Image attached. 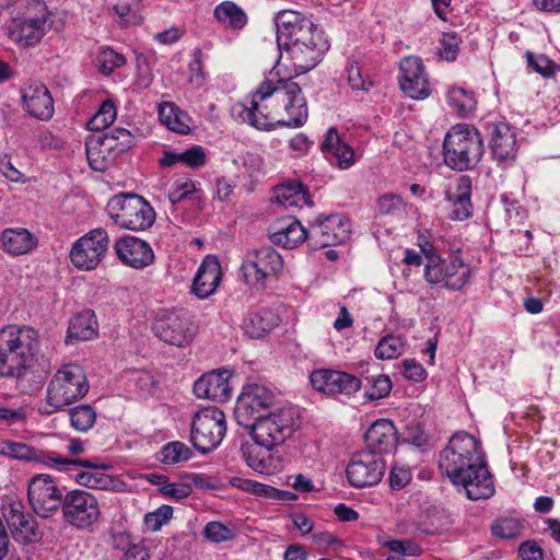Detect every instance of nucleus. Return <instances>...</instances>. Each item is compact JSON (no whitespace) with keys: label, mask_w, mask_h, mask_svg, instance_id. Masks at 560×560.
I'll return each instance as SVG.
<instances>
[{"label":"nucleus","mask_w":560,"mask_h":560,"mask_svg":"<svg viewBox=\"0 0 560 560\" xmlns=\"http://www.w3.org/2000/svg\"><path fill=\"white\" fill-rule=\"evenodd\" d=\"M402 368L404 376L410 381L421 382L427 376L423 366L415 360H405L402 362Z\"/></svg>","instance_id":"69168bd1"},{"label":"nucleus","mask_w":560,"mask_h":560,"mask_svg":"<svg viewBox=\"0 0 560 560\" xmlns=\"http://www.w3.org/2000/svg\"><path fill=\"white\" fill-rule=\"evenodd\" d=\"M97 334V320L91 310H85L74 316L69 324L67 345H73L80 340H90Z\"/></svg>","instance_id":"e433bc0d"},{"label":"nucleus","mask_w":560,"mask_h":560,"mask_svg":"<svg viewBox=\"0 0 560 560\" xmlns=\"http://www.w3.org/2000/svg\"><path fill=\"white\" fill-rule=\"evenodd\" d=\"M278 324L277 315L268 308L249 314L243 322L245 334L252 339L262 338Z\"/></svg>","instance_id":"ea45409f"},{"label":"nucleus","mask_w":560,"mask_h":560,"mask_svg":"<svg viewBox=\"0 0 560 560\" xmlns=\"http://www.w3.org/2000/svg\"><path fill=\"white\" fill-rule=\"evenodd\" d=\"M320 148L324 153L331 155V162L340 168H349L354 162L351 147L341 141L335 128L327 131Z\"/></svg>","instance_id":"4c0bfd02"},{"label":"nucleus","mask_w":560,"mask_h":560,"mask_svg":"<svg viewBox=\"0 0 560 560\" xmlns=\"http://www.w3.org/2000/svg\"><path fill=\"white\" fill-rule=\"evenodd\" d=\"M448 104L459 114H467L475 109L476 100L471 92L462 88H452L447 94Z\"/></svg>","instance_id":"09e8293b"},{"label":"nucleus","mask_w":560,"mask_h":560,"mask_svg":"<svg viewBox=\"0 0 560 560\" xmlns=\"http://www.w3.org/2000/svg\"><path fill=\"white\" fill-rule=\"evenodd\" d=\"M351 232L350 221L340 214L318 218L308 228V248L318 250L346 242Z\"/></svg>","instance_id":"dca6fc26"},{"label":"nucleus","mask_w":560,"mask_h":560,"mask_svg":"<svg viewBox=\"0 0 560 560\" xmlns=\"http://www.w3.org/2000/svg\"><path fill=\"white\" fill-rule=\"evenodd\" d=\"M310 381L313 388L326 395H351L361 387V381L346 372L322 369L312 372Z\"/></svg>","instance_id":"4be33fe9"},{"label":"nucleus","mask_w":560,"mask_h":560,"mask_svg":"<svg viewBox=\"0 0 560 560\" xmlns=\"http://www.w3.org/2000/svg\"><path fill=\"white\" fill-rule=\"evenodd\" d=\"M299 423L295 408L285 406L269 411L245 429L249 431L257 445L271 450L291 438Z\"/></svg>","instance_id":"423d86ee"},{"label":"nucleus","mask_w":560,"mask_h":560,"mask_svg":"<svg viewBox=\"0 0 560 560\" xmlns=\"http://www.w3.org/2000/svg\"><path fill=\"white\" fill-rule=\"evenodd\" d=\"M405 342L400 336L386 335L375 348V357L380 360H392L404 352Z\"/></svg>","instance_id":"a18cd8bd"},{"label":"nucleus","mask_w":560,"mask_h":560,"mask_svg":"<svg viewBox=\"0 0 560 560\" xmlns=\"http://www.w3.org/2000/svg\"><path fill=\"white\" fill-rule=\"evenodd\" d=\"M207 154L201 145H192L183 152L164 151L163 156L159 160L162 167H172L182 163L190 168H198L206 164Z\"/></svg>","instance_id":"58836bf2"},{"label":"nucleus","mask_w":560,"mask_h":560,"mask_svg":"<svg viewBox=\"0 0 560 560\" xmlns=\"http://www.w3.org/2000/svg\"><path fill=\"white\" fill-rule=\"evenodd\" d=\"M2 249L13 256L25 255L37 246V237L24 228H10L0 236Z\"/></svg>","instance_id":"f704fd0d"},{"label":"nucleus","mask_w":560,"mask_h":560,"mask_svg":"<svg viewBox=\"0 0 560 560\" xmlns=\"http://www.w3.org/2000/svg\"><path fill=\"white\" fill-rule=\"evenodd\" d=\"M62 518L70 527L86 530L101 517L97 498L86 490H71L65 494L61 508Z\"/></svg>","instance_id":"f8f14e48"},{"label":"nucleus","mask_w":560,"mask_h":560,"mask_svg":"<svg viewBox=\"0 0 560 560\" xmlns=\"http://www.w3.org/2000/svg\"><path fill=\"white\" fill-rule=\"evenodd\" d=\"M192 456L190 448L183 442H170L165 444L160 453L159 459L163 464L173 465L180 462H186Z\"/></svg>","instance_id":"49530a36"},{"label":"nucleus","mask_w":560,"mask_h":560,"mask_svg":"<svg viewBox=\"0 0 560 560\" xmlns=\"http://www.w3.org/2000/svg\"><path fill=\"white\" fill-rule=\"evenodd\" d=\"M520 557L522 560H542V550L534 541H525L520 546Z\"/></svg>","instance_id":"774afa93"},{"label":"nucleus","mask_w":560,"mask_h":560,"mask_svg":"<svg viewBox=\"0 0 560 560\" xmlns=\"http://www.w3.org/2000/svg\"><path fill=\"white\" fill-rule=\"evenodd\" d=\"M348 81L354 90L368 91L372 85L370 80L363 78L361 68L357 63L348 67Z\"/></svg>","instance_id":"680f3d73"},{"label":"nucleus","mask_w":560,"mask_h":560,"mask_svg":"<svg viewBox=\"0 0 560 560\" xmlns=\"http://www.w3.org/2000/svg\"><path fill=\"white\" fill-rule=\"evenodd\" d=\"M462 39L456 33H444L441 39V57L447 61H454L458 54Z\"/></svg>","instance_id":"bf43d9fd"},{"label":"nucleus","mask_w":560,"mask_h":560,"mask_svg":"<svg viewBox=\"0 0 560 560\" xmlns=\"http://www.w3.org/2000/svg\"><path fill=\"white\" fill-rule=\"evenodd\" d=\"M489 148L498 162L514 161L517 153L516 137L508 124L499 122L489 126Z\"/></svg>","instance_id":"c756f323"},{"label":"nucleus","mask_w":560,"mask_h":560,"mask_svg":"<svg viewBox=\"0 0 560 560\" xmlns=\"http://www.w3.org/2000/svg\"><path fill=\"white\" fill-rule=\"evenodd\" d=\"M153 331L161 341L184 348L192 342L197 327L186 312L172 311L155 318Z\"/></svg>","instance_id":"4468645a"},{"label":"nucleus","mask_w":560,"mask_h":560,"mask_svg":"<svg viewBox=\"0 0 560 560\" xmlns=\"http://www.w3.org/2000/svg\"><path fill=\"white\" fill-rule=\"evenodd\" d=\"M0 455L26 462H38L61 471H71L77 465L93 467L94 464L85 460H72L56 453L37 451L25 443L9 440L0 441Z\"/></svg>","instance_id":"f3484780"},{"label":"nucleus","mask_w":560,"mask_h":560,"mask_svg":"<svg viewBox=\"0 0 560 560\" xmlns=\"http://www.w3.org/2000/svg\"><path fill=\"white\" fill-rule=\"evenodd\" d=\"M411 480V472L404 467L394 466L389 474V485L393 489H402Z\"/></svg>","instance_id":"0e129e2a"},{"label":"nucleus","mask_w":560,"mask_h":560,"mask_svg":"<svg viewBox=\"0 0 560 560\" xmlns=\"http://www.w3.org/2000/svg\"><path fill=\"white\" fill-rule=\"evenodd\" d=\"M368 382L370 387L365 392V396L370 400L382 399L388 396L393 387L390 378L384 374L368 377Z\"/></svg>","instance_id":"864d4df0"},{"label":"nucleus","mask_w":560,"mask_h":560,"mask_svg":"<svg viewBox=\"0 0 560 560\" xmlns=\"http://www.w3.org/2000/svg\"><path fill=\"white\" fill-rule=\"evenodd\" d=\"M115 252L118 258L127 266L141 269L149 266L153 259V250L150 245L135 236H126L117 240Z\"/></svg>","instance_id":"a878e982"},{"label":"nucleus","mask_w":560,"mask_h":560,"mask_svg":"<svg viewBox=\"0 0 560 560\" xmlns=\"http://www.w3.org/2000/svg\"><path fill=\"white\" fill-rule=\"evenodd\" d=\"M194 394L218 402L228 401L231 397L229 376L225 371H212L203 374L194 384Z\"/></svg>","instance_id":"cd10ccee"},{"label":"nucleus","mask_w":560,"mask_h":560,"mask_svg":"<svg viewBox=\"0 0 560 560\" xmlns=\"http://www.w3.org/2000/svg\"><path fill=\"white\" fill-rule=\"evenodd\" d=\"M96 62L100 71L104 75H109L115 69L120 68L126 63L124 55L116 52L112 48H105L97 55Z\"/></svg>","instance_id":"603ef678"},{"label":"nucleus","mask_w":560,"mask_h":560,"mask_svg":"<svg viewBox=\"0 0 560 560\" xmlns=\"http://www.w3.org/2000/svg\"><path fill=\"white\" fill-rule=\"evenodd\" d=\"M27 499L36 515L49 518L61 511L65 495L50 475L38 474L28 481Z\"/></svg>","instance_id":"ddd939ff"},{"label":"nucleus","mask_w":560,"mask_h":560,"mask_svg":"<svg viewBox=\"0 0 560 560\" xmlns=\"http://www.w3.org/2000/svg\"><path fill=\"white\" fill-rule=\"evenodd\" d=\"M522 524L516 518L503 517L498 520L491 527L492 534L501 538H515L521 535Z\"/></svg>","instance_id":"5fc2aeb1"},{"label":"nucleus","mask_w":560,"mask_h":560,"mask_svg":"<svg viewBox=\"0 0 560 560\" xmlns=\"http://www.w3.org/2000/svg\"><path fill=\"white\" fill-rule=\"evenodd\" d=\"M422 252L425 256L423 277L427 282L442 283L448 290L459 291L469 281L471 268L458 255H453L445 260L431 249H422Z\"/></svg>","instance_id":"1a4fd4ad"},{"label":"nucleus","mask_w":560,"mask_h":560,"mask_svg":"<svg viewBox=\"0 0 560 560\" xmlns=\"http://www.w3.org/2000/svg\"><path fill=\"white\" fill-rule=\"evenodd\" d=\"M275 199L278 203L285 208L298 206L300 200H303L308 206L313 203L304 185L301 183L278 187L276 190Z\"/></svg>","instance_id":"37998d69"},{"label":"nucleus","mask_w":560,"mask_h":560,"mask_svg":"<svg viewBox=\"0 0 560 560\" xmlns=\"http://www.w3.org/2000/svg\"><path fill=\"white\" fill-rule=\"evenodd\" d=\"M270 241L285 248H294L305 242L308 245V229L293 217H284L273 224Z\"/></svg>","instance_id":"7c9ffc66"},{"label":"nucleus","mask_w":560,"mask_h":560,"mask_svg":"<svg viewBox=\"0 0 560 560\" xmlns=\"http://www.w3.org/2000/svg\"><path fill=\"white\" fill-rule=\"evenodd\" d=\"M385 468V462L381 455L362 450L352 455L346 472L352 487L365 488L377 485L384 476Z\"/></svg>","instance_id":"aec40b11"},{"label":"nucleus","mask_w":560,"mask_h":560,"mask_svg":"<svg viewBox=\"0 0 560 560\" xmlns=\"http://www.w3.org/2000/svg\"><path fill=\"white\" fill-rule=\"evenodd\" d=\"M2 376L20 378L31 368L39 350L38 332L30 326L10 325L2 328Z\"/></svg>","instance_id":"f03ea898"},{"label":"nucleus","mask_w":560,"mask_h":560,"mask_svg":"<svg viewBox=\"0 0 560 560\" xmlns=\"http://www.w3.org/2000/svg\"><path fill=\"white\" fill-rule=\"evenodd\" d=\"M526 59L528 66L542 77H549L555 73L556 63L545 55H535L527 51Z\"/></svg>","instance_id":"13d9d810"},{"label":"nucleus","mask_w":560,"mask_h":560,"mask_svg":"<svg viewBox=\"0 0 560 560\" xmlns=\"http://www.w3.org/2000/svg\"><path fill=\"white\" fill-rule=\"evenodd\" d=\"M97 413L91 405H79L69 410L71 427L79 432H88L96 422Z\"/></svg>","instance_id":"c03bdc74"},{"label":"nucleus","mask_w":560,"mask_h":560,"mask_svg":"<svg viewBox=\"0 0 560 560\" xmlns=\"http://www.w3.org/2000/svg\"><path fill=\"white\" fill-rule=\"evenodd\" d=\"M471 179L466 175H462L445 190V199L452 206L450 214L452 220L463 221L471 217Z\"/></svg>","instance_id":"bb28decb"},{"label":"nucleus","mask_w":560,"mask_h":560,"mask_svg":"<svg viewBox=\"0 0 560 560\" xmlns=\"http://www.w3.org/2000/svg\"><path fill=\"white\" fill-rule=\"evenodd\" d=\"M482 457L480 442L466 432H457L441 451L438 463L452 482H462L463 472L474 468Z\"/></svg>","instance_id":"39448f33"},{"label":"nucleus","mask_w":560,"mask_h":560,"mask_svg":"<svg viewBox=\"0 0 560 560\" xmlns=\"http://www.w3.org/2000/svg\"><path fill=\"white\" fill-rule=\"evenodd\" d=\"M3 516L16 542L27 545L42 539V532L37 522L30 513L24 511L21 502L10 503L3 509Z\"/></svg>","instance_id":"412c9836"},{"label":"nucleus","mask_w":560,"mask_h":560,"mask_svg":"<svg viewBox=\"0 0 560 560\" xmlns=\"http://www.w3.org/2000/svg\"><path fill=\"white\" fill-rule=\"evenodd\" d=\"M405 209V202L396 194H384L377 199V210L383 215L400 213Z\"/></svg>","instance_id":"4d7b16f0"},{"label":"nucleus","mask_w":560,"mask_h":560,"mask_svg":"<svg viewBox=\"0 0 560 560\" xmlns=\"http://www.w3.org/2000/svg\"><path fill=\"white\" fill-rule=\"evenodd\" d=\"M116 118V108L113 102L105 101L97 113L89 120L90 130L100 131L107 128Z\"/></svg>","instance_id":"3c124183"},{"label":"nucleus","mask_w":560,"mask_h":560,"mask_svg":"<svg viewBox=\"0 0 560 560\" xmlns=\"http://www.w3.org/2000/svg\"><path fill=\"white\" fill-rule=\"evenodd\" d=\"M173 515V509L170 505H162L153 512H149L144 515V525L151 530H159L164 524H166Z\"/></svg>","instance_id":"6e6d98bb"},{"label":"nucleus","mask_w":560,"mask_h":560,"mask_svg":"<svg viewBox=\"0 0 560 560\" xmlns=\"http://www.w3.org/2000/svg\"><path fill=\"white\" fill-rule=\"evenodd\" d=\"M89 165L97 172L105 171L117 156L113 151V141L104 140L101 135H92L85 141Z\"/></svg>","instance_id":"72a5a7b5"},{"label":"nucleus","mask_w":560,"mask_h":560,"mask_svg":"<svg viewBox=\"0 0 560 560\" xmlns=\"http://www.w3.org/2000/svg\"><path fill=\"white\" fill-rule=\"evenodd\" d=\"M109 246V237L104 229H94L80 237L72 246L70 259L83 270H92L103 260Z\"/></svg>","instance_id":"a211bd4d"},{"label":"nucleus","mask_w":560,"mask_h":560,"mask_svg":"<svg viewBox=\"0 0 560 560\" xmlns=\"http://www.w3.org/2000/svg\"><path fill=\"white\" fill-rule=\"evenodd\" d=\"M282 269L283 259L270 245L248 248L241 265L245 282L257 290H262L266 281L278 277Z\"/></svg>","instance_id":"6e6552de"},{"label":"nucleus","mask_w":560,"mask_h":560,"mask_svg":"<svg viewBox=\"0 0 560 560\" xmlns=\"http://www.w3.org/2000/svg\"><path fill=\"white\" fill-rule=\"evenodd\" d=\"M474 468L463 472L462 482H452L458 489H463L467 499L471 501L489 499L494 494V483L485 456L474 464Z\"/></svg>","instance_id":"5701e85b"},{"label":"nucleus","mask_w":560,"mask_h":560,"mask_svg":"<svg viewBox=\"0 0 560 560\" xmlns=\"http://www.w3.org/2000/svg\"><path fill=\"white\" fill-rule=\"evenodd\" d=\"M202 52L199 48H195L192 54V60L189 63L190 82H195L200 85L205 79L202 72Z\"/></svg>","instance_id":"338daca9"},{"label":"nucleus","mask_w":560,"mask_h":560,"mask_svg":"<svg viewBox=\"0 0 560 560\" xmlns=\"http://www.w3.org/2000/svg\"><path fill=\"white\" fill-rule=\"evenodd\" d=\"M26 112L39 120H48L54 115V100L44 84H31L23 92Z\"/></svg>","instance_id":"2f4dec72"},{"label":"nucleus","mask_w":560,"mask_h":560,"mask_svg":"<svg viewBox=\"0 0 560 560\" xmlns=\"http://www.w3.org/2000/svg\"><path fill=\"white\" fill-rule=\"evenodd\" d=\"M160 121L170 130L177 133L187 135L190 128L187 124L186 115L171 102H165L159 106Z\"/></svg>","instance_id":"79ce46f5"},{"label":"nucleus","mask_w":560,"mask_h":560,"mask_svg":"<svg viewBox=\"0 0 560 560\" xmlns=\"http://www.w3.org/2000/svg\"><path fill=\"white\" fill-rule=\"evenodd\" d=\"M226 432L224 412L217 407L199 410L191 422L190 442L202 454L215 450Z\"/></svg>","instance_id":"9b49d317"},{"label":"nucleus","mask_w":560,"mask_h":560,"mask_svg":"<svg viewBox=\"0 0 560 560\" xmlns=\"http://www.w3.org/2000/svg\"><path fill=\"white\" fill-rule=\"evenodd\" d=\"M231 113L236 120L266 131L278 126L299 128L308 117L306 100L292 79H266L248 104L235 103Z\"/></svg>","instance_id":"f257e3e1"},{"label":"nucleus","mask_w":560,"mask_h":560,"mask_svg":"<svg viewBox=\"0 0 560 560\" xmlns=\"http://www.w3.org/2000/svg\"><path fill=\"white\" fill-rule=\"evenodd\" d=\"M328 48L327 39H317V43L307 42V44H296L279 50L289 55L296 74H302L315 68Z\"/></svg>","instance_id":"393cba45"},{"label":"nucleus","mask_w":560,"mask_h":560,"mask_svg":"<svg viewBox=\"0 0 560 560\" xmlns=\"http://www.w3.org/2000/svg\"><path fill=\"white\" fill-rule=\"evenodd\" d=\"M402 73L400 89L413 100H424L431 93L430 83L424 72V66L419 57L408 56L400 61Z\"/></svg>","instance_id":"b1692460"},{"label":"nucleus","mask_w":560,"mask_h":560,"mask_svg":"<svg viewBox=\"0 0 560 560\" xmlns=\"http://www.w3.org/2000/svg\"><path fill=\"white\" fill-rule=\"evenodd\" d=\"M366 447L373 454L381 455L392 451L397 443V431L394 423L387 419L375 421L364 434Z\"/></svg>","instance_id":"c85d7f7f"},{"label":"nucleus","mask_w":560,"mask_h":560,"mask_svg":"<svg viewBox=\"0 0 560 560\" xmlns=\"http://www.w3.org/2000/svg\"><path fill=\"white\" fill-rule=\"evenodd\" d=\"M270 450L262 451L261 448L254 447L244 452L246 464L259 474H270L273 468V459L268 454Z\"/></svg>","instance_id":"de8ad7c7"},{"label":"nucleus","mask_w":560,"mask_h":560,"mask_svg":"<svg viewBox=\"0 0 560 560\" xmlns=\"http://www.w3.org/2000/svg\"><path fill=\"white\" fill-rule=\"evenodd\" d=\"M55 24V14L43 8L39 14L12 19L7 24V34L15 43L25 47L34 46L42 40L48 30Z\"/></svg>","instance_id":"2eb2a0df"},{"label":"nucleus","mask_w":560,"mask_h":560,"mask_svg":"<svg viewBox=\"0 0 560 560\" xmlns=\"http://www.w3.org/2000/svg\"><path fill=\"white\" fill-rule=\"evenodd\" d=\"M275 24L279 49L326 39L324 32L310 18L298 11H280L275 18Z\"/></svg>","instance_id":"9d476101"},{"label":"nucleus","mask_w":560,"mask_h":560,"mask_svg":"<svg viewBox=\"0 0 560 560\" xmlns=\"http://www.w3.org/2000/svg\"><path fill=\"white\" fill-rule=\"evenodd\" d=\"M89 388L82 368L73 363L65 364L49 381L45 402L38 407V411L43 416L61 411L65 407L82 399Z\"/></svg>","instance_id":"7ed1b4c3"},{"label":"nucleus","mask_w":560,"mask_h":560,"mask_svg":"<svg viewBox=\"0 0 560 560\" xmlns=\"http://www.w3.org/2000/svg\"><path fill=\"white\" fill-rule=\"evenodd\" d=\"M214 18L223 26L240 31L247 24L245 11L232 1H223L213 11Z\"/></svg>","instance_id":"a19ab883"},{"label":"nucleus","mask_w":560,"mask_h":560,"mask_svg":"<svg viewBox=\"0 0 560 560\" xmlns=\"http://www.w3.org/2000/svg\"><path fill=\"white\" fill-rule=\"evenodd\" d=\"M275 396L262 385L254 384L246 387L240 395L235 406L237 423L244 428L267 415L273 406Z\"/></svg>","instance_id":"6ab92c4d"},{"label":"nucleus","mask_w":560,"mask_h":560,"mask_svg":"<svg viewBox=\"0 0 560 560\" xmlns=\"http://www.w3.org/2000/svg\"><path fill=\"white\" fill-rule=\"evenodd\" d=\"M222 276L219 260L213 256H207L201 262L192 281V292L199 299L210 296L220 283Z\"/></svg>","instance_id":"473e14b6"},{"label":"nucleus","mask_w":560,"mask_h":560,"mask_svg":"<svg viewBox=\"0 0 560 560\" xmlns=\"http://www.w3.org/2000/svg\"><path fill=\"white\" fill-rule=\"evenodd\" d=\"M110 219L120 228L144 231L155 220V211L150 203L136 194H120L112 197L107 205Z\"/></svg>","instance_id":"0eeeda50"},{"label":"nucleus","mask_w":560,"mask_h":560,"mask_svg":"<svg viewBox=\"0 0 560 560\" xmlns=\"http://www.w3.org/2000/svg\"><path fill=\"white\" fill-rule=\"evenodd\" d=\"M195 191V184L190 179H186L185 182L176 183L175 187L168 194V199L172 205H176L185 199L188 195Z\"/></svg>","instance_id":"e2e57ef3"},{"label":"nucleus","mask_w":560,"mask_h":560,"mask_svg":"<svg viewBox=\"0 0 560 560\" xmlns=\"http://www.w3.org/2000/svg\"><path fill=\"white\" fill-rule=\"evenodd\" d=\"M104 140L113 141V151L117 155L128 151L135 145L133 135L121 127L114 128L110 132L101 135Z\"/></svg>","instance_id":"8fccbe9b"},{"label":"nucleus","mask_w":560,"mask_h":560,"mask_svg":"<svg viewBox=\"0 0 560 560\" xmlns=\"http://www.w3.org/2000/svg\"><path fill=\"white\" fill-rule=\"evenodd\" d=\"M84 460L94 464V466L77 465L72 467L71 471H68L69 474L75 472L73 477L80 486L100 490H107L114 487L115 480L113 477L100 470L106 468V465L88 459Z\"/></svg>","instance_id":"c9c22d12"},{"label":"nucleus","mask_w":560,"mask_h":560,"mask_svg":"<svg viewBox=\"0 0 560 560\" xmlns=\"http://www.w3.org/2000/svg\"><path fill=\"white\" fill-rule=\"evenodd\" d=\"M205 536L214 542L226 541L233 537V530L220 522H210L203 530Z\"/></svg>","instance_id":"052dcab7"},{"label":"nucleus","mask_w":560,"mask_h":560,"mask_svg":"<svg viewBox=\"0 0 560 560\" xmlns=\"http://www.w3.org/2000/svg\"><path fill=\"white\" fill-rule=\"evenodd\" d=\"M485 152L480 132L472 126L458 124L445 135L443 141L444 163L450 168L463 172L472 170Z\"/></svg>","instance_id":"20e7f679"}]
</instances>
